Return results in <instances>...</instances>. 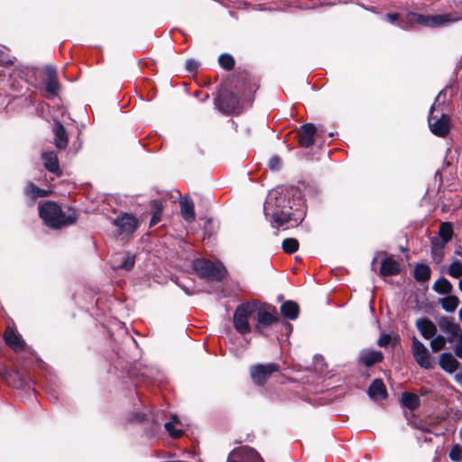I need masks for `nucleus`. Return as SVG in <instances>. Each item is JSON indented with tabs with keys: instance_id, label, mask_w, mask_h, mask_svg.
<instances>
[{
	"instance_id": "ea45409f",
	"label": "nucleus",
	"mask_w": 462,
	"mask_h": 462,
	"mask_svg": "<svg viewBox=\"0 0 462 462\" xmlns=\"http://www.w3.org/2000/svg\"><path fill=\"white\" fill-rule=\"evenodd\" d=\"M449 457L453 461L462 460V448L459 445L454 446L449 451Z\"/></svg>"
},
{
	"instance_id": "412c9836",
	"label": "nucleus",
	"mask_w": 462,
	"mask_h": 462,
	"mask_svg": "<svg viewBox=\"0 0 462 462\" xmlns=\"http://www.w3.org/2000/svg\"><path fill=\"white\" fill-rule=\"evenodd\" d=\"M367 393L371 399H384L386 397L385 386L382 380L375 379L368 388Z\"/></svg>"
},
{
	"instance_id": "8fccbe9b",
	"label": "nucleus",
	"mask_w": 462,
	"mask_h": 462,
	"mask_svg": "<svg viewBox=\"0 0 462 462\" xmlns=\"http://www.w3.org/2000/svg\"><path fill=\"white\" fill-rule=\"evenodd\" d=\"M455 254L458 256H462V246H458L455 249Z\"/></svg>"
},
{
	"instance_id": "5fc2aeb1",
	"label": "nucleus",
	"mask_w": 462,
	"mask_h": 462,
	"mask_svg": "<svg viewBox=\"0 0 462 462\" xmlns=\"http://www.w3.org/2000/svg\"><path fill=\"white\" fill-rule=\"evenodd\" d=\"M459 319H460V320L462 321V308H461V309H460V310H459Z\"/></svg>"
},
{
	"instance_id": "c85d7f7f",
	"label": "nucleus",
	"mask_w": 462,
	"mask_h": 462,
	"mask_svg": "<svg viewBox=\"0 0 462 462\" xmlns=\"http://www.w3.org/2000/svg\"><path fill=\"white\" fill-rule=\"evenodd\" d=\"M446 244L439 240L431 242V256L436 263H439L445 254Z\"/></svg>"
},
{
	"instance_id": "1a4fd4ad",
	"label": "nucleus",
	"mask_w": 462,
	"mask_h": 462,
	"mask_svg": "<svg viewBox=\"0 0 462 462\" xmlns=\"http://www.w3.org/2000/svg\"><path fill=\"white\" fill-rule=\"evenodd\" d=\"M411 352L416 363L425 369L433 367V361L428 348L416 337H412Z\"/></svg>"
},
{
	"instance_id": "603ef678",
	"label": "nucleus",
	"mask_w": 462,
	"mask_h": 462,
	"mask_svg": "<svg viewBox=\"0 0 462 462\" xmlns=\"http://www.w3.org/2000/svg\"><path fill=\"white\" fill-rule=\"evenodd\" d=\"M144 416H145V415H144V414H143V413H142L141 415L137 414L135 419H136V420H143Z\"/></svg>"
},
{
	"instance_id": "473e14b6",
	"label": "nucleus",
	"mask_w": 462,
	"mask_h": 462,
	"mask_svg": "<svg viewBox=\"0 0 462 462\" xmlns=\"http://www.w3.org/2000/svg\"><path fill=\"white\" fill-rule=\"evenodd\" d=\"M439 235L441 238L440 242L447 244L453 235L452 225L448 222L442 223L439 230Z\"/></svg>"
},
{
	"instance_id": "6e6d98bb",
	"label": "nucleus",
	"mask_w": 462,
	"mask_h": 462,
	"mask_svg": "<svg viewBox=\"0 0 462 462\" xmlns=\"http://www.w3.org/2000/svg\"><path fill=\"white\" fill-rule=\"evenodd\" d=\"M298 223H299L298 219H297V218H296V219H294V225H295V226H297V225H298Z\"/></svg>"
},
{
	"instance_id": "cd10ccee",
	"label": "nucleus",
	"mask_w": 462,
	"mask_h": 462,
	"mask_svg": "<svg viewBox=\"0 0 462 462\" xmlns=\"http://www.w3.org/2000/svg\"><path fill=\"white\" fill-rule=\"evenodd\" d=\"M432 289L439 294L448 295L452 291L453 286L448 279L440 277L434 282Z\"/></svg>"
},
{
	"instance_id": "a878e982",
	"label": "nucleus",
	"mask_w": 462,
	"mask_h": 462,
	"mask_svg": "<svg viewBox=\"0 0 462 462\" xmlns=\"http://www.w3.org/2000/svg\"><path fill=\"white\" fill-rule=\"evenodd\" d=\"M180 421L176 415H171V420L164 424V428L172 438H179L182 435V429L180 427Z\"/></svg>"
},
{
	"instance_id": "20e7f679",
	"label": "nucleus",
	"mask_w": 462,
	"mask_h": 462,
	"mask_svg": "<svg viewBox=\"0 0 462 462\" xmlns=\"http://www.w3.org/2000/svg\"><path fill=\"white\" fill-rule=\"evenodd\" d=\"M192 268L199 277L207 280L221 281L226 274V268L220 263H213L204 258L194 260Z\"/></svg>"
},
{
	"instance_id": "423d86ee",
	"label": "nucleus",
	"mask_w": 462,
	"mask_h": 462,
	"mask_svg": "<svg viewBox=\"0 0 462 462\" xmlns=\"http://www.w3.org/2000/svg\"><path fill=\"white\" fill-rule=\"evenodd\" d=\"M215 104L226 114H238L242 110L240 99L228 90L220 92L215 100Z\"/></svg>"
},
{
	"instance_id": "4c0bfd02",
	"label": "nucleus",
	"mask_w": 462,
	"mask_h": 462,
	"mask_svg": "<svg viewBox=\"0 0 462 462\" xmlns=\"http://www.w3.org/2000/svg\"><path fill=\"white\" fill-rule=\"evenodd\" d=\"M446 341V338L441 335L434 336L432 338H430V347L432 351L438 352L444 348Z\"/></svg>"
},
{
	"instance_id": "4468645a",
	"label": "nucleus",
	"mask_w": 462,
	"mask_h": 462,
	"mask_svg": "<svg viewBox=\"0 0 462 462\" xmlns=\"http://www.w3.org/2000/svg\"><path fill=\"white\" fill-rule=\"evenodd\" d=\"M291 208L292 207L290 206L289 209L273 210L268 217L271 220L272 226L279 228L290 223L292 220V213L291 212Z\"/></svg>"
},
{
	"instance_id": "f8f14e48",
	"label": "nucleus",
	"mask_w": 462,
	"mask_h": 462,
	"mask_svg": "<svg viewBox=\"0 0 462 462\" xmlns=\"http://www.w3.org/2000/svg\"><path fill=\"white\" fill-rule=\"evenodd\" d=\"M44 71L47 75V79L45 81V91L47 97L54 98L60 90L57 69L54 66L48 65L45 67Z\"/></svg>"
},
{
	"instance_id": "09e8293b",
	"label": "nucleus",
	"mask_w": 462,
	"mask_h": 462,
	"mask_svg": "<svg viewBox=\"0 0 462 462\" xmlns=\"http://www.w3.org/2000/svg\"><path fill=\"white\" fill-rule=\"evenodd\" d=\"M455 381L462 386V373L455 375Z\"/></svg>"
},
{
	"instance_id": "13d9d810",
	"label": "nucleus",
	"mask_w": 462,
	"mask_h": 462,
	"mask_svg": "<svg viewBox=\"0 0 462 462\" xmlns=\"http://www.w3.org/2000/svg\"><path fill=\"white\" fill-rule=\"evenodd\" d=\"M458 357L462 359V356H458Z\"/></svg>"
},
{
	"instance_id": "aec40b11",
	"label": "nucleus",
	"mask_w": 462,
	"mask_h": 462,
	"mask_svg": "<svg viewBox=\"0 0 462 462\" xmlns=\"http://www.w3.org/2000/svg\"><path fill=\"white\" fill-rule=\"evenodd\" d=\"M439 365L445 372L452 374L457 369L459 363L452 354L443 353L439 356Z\"/></svg>"
},
{
	"instance_id": "c03bdc74",
	"label": "nucleus",
	"mask_w": 462,
	"mask_h": 462,
	"mask_svg": "<svg viewBox=\"0 0 462 462\" xmlns=\"http://www.w3.org/2000/svg\"><path fill=\"white\" fill-rule=\"evenodd\" d=\"M385 19L387 22H389L391 23H394L399 19V14H397V13L387 14L385 15Z\"/></svg>"
},
{
	"instance_id": "9d476101",
	"label": "nucleus",
	"mask_w": 462,
	"mask_h": 462,
	"mask_svg": "<svg viewBox=\"0 0 462 462\" xmlns=\"http://www.w3.org/2000/svg\"><path fill=\"white\" fill-rule=\"evenodd\" d=\"M116 232L122 236H130L137 229L139 223L135 217L125 213L113 220Z\"/></svg>"
},
{
	"instance_id": "dca6fc26",
	"label": "nucleus",
	"mask_w": 462,
	"mask_h": 462,
	"mask_svg": "<svg viewBox=\"0 0 462 462\" xmlns=\"http://www.w3.org/2000/svg\"><path fill=\"white\" fill-rule=\"evenodd\" d=\"M316 127L313 124H305L301 126L299 133V142L300 146L309 148L314 143V134Z\"/></svg>"
},
{
	"instance_id": "4be33fe9",
	"label": "nucleus",
	"mask_w": 462,
	"mask_h": 462,
	"mask_svg": "<svg viewBox=\"0 0 462 462\" xmlns=\"http://www.w3.org/2000/svg\"><path fill=\"white\" fill-rule=\"evenodd\" d=\"M439 328L444 333L448 334L449 337L448 340L452 342L453 339L458 335L460 332V327L457 324L450 321L448 319H444L439 322Z\"/></svg>"
},
{
	"instance_id": "5701e85b",
	"label": "nucleus",
	"mask_w": 462,
	"mask_h": 462,
	"mask_svg": "<svg viewBox=\"0 0 462 462\" xmlns=\"http://www.w3.org/2000/svg\"><path fill=\"white\" fill-rule=\"evenodd\" d=\"M383 353L376 350L365 351L360 354L359 359L365 366H371L383 360Z\"/></svg>"
},
{
	"instance_id": "79ce46f5",
	"label": "nucleus",
	"mask_w": 462,
	"mask_h": 462,
	"mask_svg": "<svg viewBox=\"0 0 462 462\" xmlns=\"http://www.w3.org/2000/svg\"><path fill=\"white\" fill-rule=\"evenodd\" d=\"M186 70L189 72H195L199 68V62L195 60H188L185 64Z\"/></svg>"
},
{
	"instance_id": "6ab92c4d",
	"label": "nucleus",
	"mask_w": 462,
	"mask_h": 462,
	"mask_svg": "<svg viewBox=\"0 0 462 462\" xmlns=\"http://www.w3.org/2000/svg\"><path fill=\"white\" fill-rule=\"evenodd\" d=\"M401 272V267L399 262L393 259L392 257H386L382 261L380 267V275L381 276H392L396 275Z\"/></svg>"
},
{
	"instance_id": "de8ad7c7",
	"label": "nucleus",
	"mask_w": 462,
	"mask_h": 462,
	"mask_svg": "<svg viewBox=\"0 0 462 462\" xmlns=\"http://www.w3.org/2000/svg\"><path fill=\"white\" fill-rule=\"evenodd\" d=\"M160 219V216L157 214V213H154L153 217H152V220H151V225H155Z\"/></svg>"
},
{
	"instance_id": "f704fd0d",
	"label": "nucleus",
	"mask_w": 462,
	"mask_h": 462,
	"mask_svg": "<svg viewBox=\"0 0 462 462\" xmlns=\"http://www.w3.org/2000/svg\"><path fill=\"white\" fill-rule=\"evenodd\" d=\"M282 247L284 252L292 254L299 249V242L295 238H286L282 241Z\"/></svg>"
},
{
	"instance_id": "c9c22d12",
	"label": "nucleus",
	"mask_w": 462,
	"mask_h": 462,
	"mask_svg": "<svg viewBox=\"0 0 462 462\" xmlns=\"http://www.w3.org/2000/svg\"><path fill=\"white\" fill-rule=\"evenodd\" d=\"M448 274L453 278L462 277V263L458 260L453 261L448 270Z\"/></svg>"
},
{
	"instance_id": "bb28decb",
	"label": "nucleus",
	"mask_w": 462,
	"mask_h": 462,
	"mask_svg": "<svg viewBox=\"0 0 462 462\" xmlns=\"http://www.w3.org/2000/svg\"><path fill=\"white\" fill-rule=\"evenodd\" d=\"M180 212L182 217L187 222H192L195 219L194 203L190 199L180 201Z\"/></svg>"
},
{
	"instance_id": "f03ea898",
	"label": "nucleus",
	"mask_w": 462,
	"mask_h": 462,
	"mask_svg": "<svg viewBox=\"0 0 462 462\" xmlns=\"http://www.w3.org/2000/svg\"><path fill=\"white\" fill-rule=\"evenodd\" d=\"M39 215L43 223L52 229H61L74 224L77 215L73 211L65 215L61 208L55 202L47 201L39 206Z\"/></svg>"
},
{
	"instance_id": "e433bc0d",
	"label": "nucleus",
	"mask_w": 462,
	"mask_h": 462,
	"mask_svg": "<svg viewBox=\"0 0 462 462\" xmlns=\"http://www.w3.org/2000/svg\"><path fill=\"white\" fill-rule=\"evenodd\" d=\"M218 63L224 69L230 70L234 68L235 60L230 54L223 53L218 58Z\"/></svg>"
},
{
	"instance_id": "2eb2a0df",
	"label": "nucleus",
	"mask_w": 462,
	"mask_h": 462,
	"mask_svg": "<svg viewBox=\"0 0 462 462\" xmlns=\"http://www.w3.org/2000/svg\"><path fill=\"white\" fill-rule=\"evenodd\" d=\"M277 320L278 318L274 310H268L263 308H257V325L255 327V331L261 333L262 327H268Z\"/></svg>"
},
{
	"instance_id": "37998d69",
	"label": "nucleus",
	"mask_w": 462,
	"mask_h": 462,
	"mask_svg": "<svg viewBox=\"0 0 462 462\" xmlns=\"http://www.w3.org/2000/svg\"><path fill=\"white\" fill-rule=\"evenodd\" d=\"M457 336L458 339L456 342L454 352L457 356H462V332Z\"/></svg>"
},
{
	"instance_id": "6e6552de",
	"label": "nucleus",
	"mask_w": 462,
	"mask_h": 462,
	"mask_svg": "<svg viewBox=\"0 0 462 462\" xmlns=\"http://www.w3.org/2000/svg\"><path fill=\"white\" fill-rule=\"evenodd\" d=\"M226 462H264L260 454L253 448L242 446L233 449Z\"/></svg>"
},
{
	"instance_id": "49530a36",
	"label": "nucleus",
	"mask_w": 462,
	"mask_h": 462,
	"mask_svg": "<svg viewBox=\"0 0 462 462\" xmlns=\"http://www.w3.org/2000/svg\"><path fill=\"white\" fill-rule=\"evenodd\" d=\"M152 207L156 209L155 213L160 215L162 210V202H160L159 200H152Z\"/></svg>"
},
{
	"instance_id": "f3484780",
	"label": "nucleus",
	"mask_w": 462,
	"mask_h": 462,
	"mask_svg": "<svg viewBox=\"0 0 462 462\" xmlns=\"http://www.w3.org/2000/svg\"><path fill=\"white\" fill-rule=\"evenodd\" d=\"M416 327L425 339H430L436 335L437 328L428 318L418 319Z\"/></svg>"
},
{
	"instance_id": "72a5a7b5",
	"label": "nucleus",
	"mask_w": 462,
	"mask_h": 462,
	"mask_svg": "<svg viewBox=\"0 0 462 462\" xmlns=\"http://www.w3.org/2000/svg\"><path fill=\"white\" fill-rule=\"evenodd\" d=\"M25 193L32 199H36L39 197H46L49 195V191H47L45 189H42L36 187L32 183H29L27 185Z\"/></svg>"
},
{
	"instance_id": "b1692460",
	"label": "nucleus",
	"mask_w": 462,
	"mask_h": 462,
	"mask_svg": "<svg viewBox=\"0 0 462 462\" xmlns=\"http://www.w3.org/2000/svg\"><path fill=\"white\" fill-rule=\"evenodd\" d=\"M42 157L44 162V166L48 171L53 173L60 171L58 157L54 152H45L42 153Z\"/></svg>"
},
{
	"instance_id": "f257e3e1",
	"label": "nucleus",
	"mask_w": 462,
	"mask_h": 462,
	"mask_svg": "<svg viewBox=\"0 0 462 462\" xmlns=\"http://www.w3.org/2000/svg\"><path fill=\"white\" fill-rule=\"evenodd\" d=\"M445 99L446 94L443 89L436 97L428 116L429 127L431 133L439 137H446L450 132V118L443 113Z\"/></svg>"
},
{
	"instance_id": "393cba45",
	"label": "nucleus",
	"mask_w": 462,
	"mask_h": 462,
	"mask_svg": "<svg viewBox=\"0 0 462 462\" xmlns=\"http://www.w3.org/2000/svg\"><path fill=\"white\" fill-rule=\"evenodd\" d=\"M299 305L292 301V300H287L281 306V312L282 314L291 320H294L299 316Z\"/></svg>"
},
{
	"instance_id": "864d4df0",
	"label": "nucleus",
	"mask_w": 462,
	"mask_h": 462,
	"mask_svg": "<svg viewBox=\"0 0 462 462\" xmlns=\"http://www.w3.org/2000/svg\"><path fill=\"white\" fill-rule=\"evenodd\" d=\"M458 288H459L460 291L462 292V278L459 280Z\"/></svg>"
},
{
	"instance_id": "9b49d317",
	"label": "nucleus",
	"mask_w": 462,
	"mask_h": 462,
	"mask_svg": "<svg viewBox=\"0 0 462 462\" xmlns=\"http://www.w3.org/2000/svg\"><path fill=\"white\" fill-rule=\"evenodd\" d=\"M286 199L284 194L279 189H273L267 195L265 203H264V215L265 217H269V214L273 210H285Z\"/></svg>"
},
{
	"instance_id": "4d7b16f0",
	"label": "nucleus",
	"mask_w": 462,
	"mask_h": 462,
	"mask_svg": "<svg viewBox=\"0 0 462 462\" xmlns=\"http://www.w3.org/2000/svg\"><path fill=\"white\" fill-rule=\"evenodd\" d=\"M375 261H376V258H374L373 262H372V266H374V263Z\"/></svg>"
},
{
	"instance_id": "3c124183",
	"label": "nucleus",
	"mask_w": 462,
	"mask_h": 462,
	"mask_svg": "<svg viewBox=\"0 0 462 462\" xmlns=\"http://www.w3.org/2000/svg\"><path fill=\"white\" fill-rule=\"evenodd\" d=\"M182 289H183V291L186 292V294H188V295H191V294H193V291H191L188 290L187 288H182Z\"/></svg>"
},
{
	"instance_id": "39448f33",
	"label": "nucleus",
	"mask_w": 462,
	"mask_h": 462,
	"mask_svg": "<svg viewBox=\"0 0 462 462\" xmlns=\"http://www.w3.org/2000/svg\"><path fill=\"white\" fill-rule=\"evenodd\" d=\"M406 17L409 23H417L430 28L442 27L457 20L453 18L449 14L425 15L414 12H409Z\"/></svg>"
},
{
	"instance_id": "c756f323",
	"label": "nucleus",
	"mask_w": 462,
	"mask_h": 462,
	"mask_svg": "<svg viewBox=\"0 0 462 462\" xmlns=\"http://www.w3.org/2000/svg\"><path fill=\"white\" fill-rule=\"evenodd\" d=\"M402 403L409 410H415L419 406L420 401L417 395L404 392L402 394Z\"/></svg>"
},
{
	"instance_id": "a18cd8bd",
	"label": "nucleus",
	"mask_w": 462,
	"mask_h": 462,
	"mask_svg": "<svg viewBox=\"0 0 462 462\" xmlns=\"http://www.w3.org/2000/svg\"><path fill=\"white\" fill-rule=\"evenodd\" d=\"M390 336L389 335H383L378 340V345L380 346H386L390 343Z\"/></svg>"
},
{
	"instance_id": "0eeeda50",
	"label": "nucleus",
	"mask_w": 462,
	"mask_h": 462,
	"mask_svg": "<svg viewBox=\"0 0 462 462\" xmlns=\"http://www.w3.org/2000/svg\"><path fill=\"white\" fill-rule=\"evenodd\" d=\"M278 370L279 365L273 363L258 364L250 367V377L255 385L263 386L268 378Z\"/></svg>"
},
{
	"instance_id": "a211bd4d",
	"label": "nucleus",
	"mask_w": 462,
	"mask_h": 462,
	"mask_svg": "<svg viewBox=\"0 0 462 462\" xmlns=\"http://www.w3.org/2000/svg\"><path fill=\"white\" fill-rule=\"evenodd\" d=\"M53 133L55 146L58 149H65L68 145L69 137L64 126L60 121H54Z\"/></svg>"
},
{
	"instance_id": "ddd939ff",
	"label": "nucleus",
	"mask_w": 462,
	"mask_h": 462,
	"mask_svg": "<svg viewBox=\"0 0 462 462\" xmlns=\"http://www.w3.org/2000/svg\"><path fill=\"white\" fill-rule=\"evenodd\" d=\"M5 341L14 351L19 352L25 348V342L12 327H7L5 332Z\"/></svg>"
},
{
	"instance_id": "2f4dec72",
	"label": "nucleus",
	"mask_w": 462,
	"mask_h": 462,
	"mask_svg": "<svg viewBox=\"0 0 462 462\" xmlns=\"http://www.w3.org/2000/svg\"><path fill=\"white\" fill-rule=\"evenodd\" d=\"M441 307L448 312H453L459 304V300L457 296H448L440 300Z\"/></svg>"
},
{
	"instance_id": "7ed1b4c3",
	"label": "nucleus",
	"mask_w": 462,
	"mask_h": 462,
	"mask_svg": "<svg viewBox=\"0 0 462 462\" xmlns=\"http://www.w3.org/2000/svg\"><path fill=\"white\" fill-rule=\"evenodd\" d=\"M257 301H246L236 309L233 315V325L240 334H246L251 331L249 325L250 317L257 310Z\"/></svg>"
},
{
	"instance_id": "7c9ffc66",
	"label": "nucleus",
	"mask_w": 462,
	"mask_h": 462,
	"mask_svg": "<svg viewBox=\"0 0 462 462\" xmlns=\"http://www.w3.org/2000/svg\"><path fill=\"white\" fill-rule=\"evenodd\" d=\"M430 277V269L426 264H417L414 268V278L418 282L428 281Z\"/></svg>"
},
{
	"instance_id": "a19ab883",
	"label": "nucleus",
	"mask_w": 462,
	"mask_h": 462,
	"mask_svg": "<svg viewBox=\"0 0 462 462\" xmlns=\"http://www.w3.org/2000/svg\"><path fill=\"white\" fill-rule=\"evenodd\" d=\"M269 167L272 171H278L281 168V159L278 156H273L269 161Z\"/></svg>"
},
{
	"instance_id": "58836bf2",
	"label": "nucleus",
	"mask_w": 462,
	"mask_h": 462,
	"mask_svg": "<svg viewBox=\"0 0 462 462\" xmlns=\"http://www.w3.org/2000/svg\"><path fill=\"white\" fill-rule=\"evenodd\" d=\"M134 263H135L134 255L130 253H127L125 255L123 262L120 264H118L117 266H115V268H121V269L129 271L134 267Z\"/></svg>"
}]
</instances>
